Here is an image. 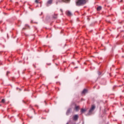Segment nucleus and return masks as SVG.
I'll return each instance as SVG.
<instances>
[{
    "mask_svg": "<svg viewBox=\"0 0 124 124\" xmlns=\"http://www.w3.org/2000/svg\"><path fill=\"white\" fill-rule=\"evenodd\" d=\"M31 10L32 11H33V9H31Z\"/></svg>",
    "mask_w": 124,
    "mask_h": 124,
    "instance_id": "a211bd4d",
    "label": "nucleus"
},
{
    "mask_svg": "<svg viewBox=\"0 0 124 124\" xmlns=\"http://www.w3.org/2000/svg\"><path fill=\"white\" fill-rule=\"evenodd\" d=\"M66 14L68 16H71L72 15V14L71 13V12L69 11H67L66 12Z\"/></svg>",
    "mask_w": 124,
    "mask_h": 124,
    "instance_id": "20e7f679",
    "label": "nucleus"
},
{
    "mask_svg": "<svg viewBox=\"0 0 124 124\" xmlns=\"http://www.w3.org/2000/svg\"><path fill=\"white\" fill-rule=\"evenodd\" d=\"M88 93V90L87 89H84L82 92V94H85V93Z\"/></svg>",
    "mask_w": 124,
    "mask_h": 124,
    "instance_id": "0eeeda50",
    "label": "nucleus"
},
{
    "mask_svg": "<svg viewBox=\"0 0 124 124\" xmlns=\"http://www.w3.org/2000/svg\"><path fill=\"white\" fill-rule=\"evenodd\" d=\"M25 27H28V28H30V26H29L28 24H25Z\"/></svg>",
    "mask_w": 124,
    "mask_h": 124,
    "instance_id": "ddd939ff",
    "label": "nucleus"
},
{
    "mask_svg": "<svg viewBox=\"0 0 124 124\" xmlns=\"http://www.w3.org/2000/svg\"><path fill=\"white\" fill-rule=\"evenodd\" d=\"M71 112V108L68 109L67 112H66V115L67 116H68L69 115V113Z\"/></svg>",
    "mask_w": 124,
    "mask_h": 124,
    "instance_id": "423d86ee",
    "label": "nucleus"
},
{
    "mask_svg": "<svg viewBox=\"0 0 124 124\" xmlns=\"http://www.w3.org/2000/svg\"><path fill=\"white\" fill-rule=\"evenodd\" d=\"M75 109H76V111H78L79 110V107L78 106H76L75 107Z\"/></svg>",
    "mask_w": 124,
    "mask_h": 124,
    "instance_id": "9d476101",
    "label": "nucleus"
},
{
    "mask_svg": "<svg viewBox=\"0 0 124 124\" xmlns=\"http://www.w3.org/2000/svg\"><path fill=\"white\" fill-rule=\"evenodd\" d=\"M94 109H95V106L94 105H92L91 108L89 110L88 115H92V113L94 111Z\"/></svg>",
    "mask_w": 124,
    "mask_h": 124,
    "instance_id": "f03ea898",
    "label": "nucleus"
},
{
    "mask_svg": "<svg viewBox=\"0 0 124 124\" xmlns=\"http://www.w3.org/2000/svg\"><path fill=\"white\" fill-rule=\"evenodd\" d=\"M93 88H94H94H95V86H94Z\"/></svg>",
    "mask_w": 124,
    "mask_h": 124,
    "instance_id": "4be33fe9",
    "label": "nucleus"
},
{
    "mask_svg": "<svg viewBox=\"0 0 124 124\" xmlns=\"http://www.w3.org/2000/svg\"><path fill=\"white\" fill-rule=\"evenodd\" d=\"M0 106H1V105H0Z\"/></svg>",
    "mask_w": 124,
    "mask_h": 124,
    "instance_id": "5701e85b",
    "label": "nucleus"
},
{
    "mask_svg": "<svg viewBox=\"0 0 124 124\" xmlns=\"http://www.w3.org/2000/svg\"><path fill=\"white\" fill-rule=\"evenodd\" d=\"M53 19H57V16H53Z\"/></svg>",
    "mask_w": 124,
    "mask_h": 124,
    "instance_id": "f8f14e48",
    "label": "nucleus"
},
{
    "mask_svg": "<svg viewBox=\"0 0 124 124\" xmlns=\"http://www.w3.org/2000/svg\"><path fill=\"white\" fill-rule=\"evenodd\" d=\"M9 73V72H7V75Z\"/></svg>",
    "mask_w": 124,
    "mask_h": 124,
    "instance_id": "f3484780",
    "label": "nucleus"
},
{
    "mask_svg": "<svg viewBox=\"0 0 124 124\" xmlns=\"http://www.w3.org/2000/svg\"><path fill=\"white\" fill-rule=\"evenodd\" d=\"M35 2L36 3H38V0H35Z\"/></svg>",
    "mask_w": 124,
    "mask_h": 124,
    "instance_id": "4468645a",
    "label": "nucleus"
},
{
    "mask_svg": "<svg viewBox=\"0 0 124 124\" xmlns=\"http://www.w3.org/2000/svg\"><path fill=\"white\" fill-rule=\"evenodd\" d=\"M120 1H121V2H122V1H123V0H121Z\"/></svg>",
    "mask_w": 124,
    "mask_h": 124,
    "instance_id": "aec40b11",
    "label": "nucleus"
},
{
    "mask_svg": "<svg viewBox=\"0 0 124 124\" xmlns=\"http://www.w3.org/2000/svg\"><path fill=\"white\" fill-rule=\"evenodd\" d=\"M86 111H87V110L85 109L81 108V112L82 114L85 113V112H86Z\"/></svg>",
    "mask_w": 124,
    "mask_h": 124,
    "instance_id": "6e6552de",
    "label": "nucleus"
},
{
    "mask_svg": "<svg viewBox=\"0 0 124 124\" xmlns=\"http://www.w3.org/2000/svg\"><path fill=\"white\" fill-rule=\"evenodd\" d=\"M101 74V73L99 72L98 75H100Z\"/></svg>",
    "mask_w": 124,
    "mask_h": 124,
    "instance_id": "dca6fc26",
    "label": "nucleus"
},
{
    "mask_svg": "<svg viewBox=\"0 0 124 124\" xmlns=\"http://www.w3.org/2000/svg\"><path fill=\"white\" fill-rule=\"evenodd\" d=\"M78 118H79V116H78V115H75L74 116V120H75V121H77V120H78Z\"/></svg>",
    "mask_w": 124,
    "mask_h": 124,
    "instance_id": "39448f33",
    "label": "nucleus"
},
{
    "mask_svg": "<svg viewBox=\"0 0 124 124\" xmlns=\"http://www.w3.org/2000/svg\"><path fill=\"white\" fill-rule=\"evenodd\" d=\"M31 23H33V20H31Z\"/></svg>",
    "mask_w": 124,
    "mask_h": 124,
    "instance_id": "2eb2a0df",
    "label": "nucleus"
},
{
    "mask_svg": "<svg viewBox=\"0 0 124 124\" xmlns=\"http://www.w3.org/2000/svg\"><path fill=\"white\" fill-rule=\"evenodd\" d=\"M102 7L99 6L97 8V11H100V10L102 9Z\"/></svg>",
    "mask_w": 124,
    "mask_h": 124,
    "instance_id": "1a4fd4ad",
    "label": "nucleus"
},
{
    "mask_svg": "<svg viewBox=\"0 0 124 124\" xmlns=\"http://www.w3.org/2000/svg\"><path fill=\"white\" fill-rule=\"evenodd\" d=\"M56 4H58V2H56Z\"/></svg>",
    "mask_w": 124,
    "mask_h": 124,
    "instance_id": "412c9836",
    "label": "nucleus"
},
{
    "mask_svg": "<svg viewBox=\"0 0 124 124\" xmlns=\"http://www.w3.org/2000/svg\"><path fill=\"white\" fill-rule=\"evenodd\" d=\"M86 0H78L76 2V4L77 6H81V5L85 4V3H86Z\"/></svg>",
    "mask_w": 124,
    "mask_h": 124,
    "instance_id": "f257e3e1",
    "label": "nucleus"
},
{
    "mask_svg": "<svg viewBox=\"0 0 124 124\" xmlns=\"http://www.w3.org/2000/svg\"><path fill=\"white\" fill-rule=\"evenodd\" d=\"M53 3V0H48L46 3V6H50Z\"/></svg>",
    "mask_w": 124,
    "mask_h": 124,
    "instance_id": "7ed1b4c3",
    "label": "nucleus"
},
{
    "mask_svg": "<svg viewBox=\"0 0 124 124\" xmlns=\"http://www.w3.org/2000/svg\"><path fill=\"white\" fill-rule=\"evenodd\" d=\"M25 29H26V28H23V30H25Z\"/></svg>",
    "mask_w": 124,
    "mask_h": 124,
    "instance_id": "6ab92c4d",
    "label": "nucleus"
},
{
    "mask_svg": "<svg viewBox=\"0 0 124 124\" xmlns=\"http://www.w3.org/2000/svg\"><path fill=\"white\" fill-rule=\"evenodd\" d=\"M1 102L2 103H4V102H5V100H4V99H2L1 101Z\"/></svg>",
    "mask_w": 124,
    "mask_h": 124,
    "instance_id": "9b49d317",
    "label": "nucleus"
}]
</instances>
